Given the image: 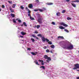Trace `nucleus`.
<instances>
[{"label": "nucleus", "instance_id": "21", "mask_svg": "<svg viewBox=\"0 0 79 79\" xmlns=\"http://www.w3.org/2000/svg\"><path fill=\"white\" fill-rule=\"evenodd\" d=\"M56 15H57V16H60V13L57 12V13H56Z\"/></svg>", "mask_w": 79, "mask_h": 79}, {"label": "nucleus", "instance_id": "19", "mask_svg": "<svg viewBox=\"0 0 79 79\" xmlns=\"http://www.w3.org/2000/svg\"><path fill=\"white\" fill-rule=\"evenodd\" d=\"M58 39H64V37H63V36H59L58 37Z\"/></svg>", "mask_w": 79, "mask_h": 79}, {"label": "nucleus", "instance_id": "10", "mask_svg": "<svg viewBox=\"0 0 79 79\" xmlns=\"http://www.w3.org/2000/svg\"><path fill=\"white\" fill-rule=\"evenodd\" d=\"M59 28L60 29H65V27L62 26H59Z\"/></svg>", "mask_w": 79, "mask_h": 79}, {"label": "nucleus", "instance_id": "39", "mask_svg": "<svg viewBox=\"0 0 79 79\" xmlns=\"http://www.w3.org/2000/svg\"><path fill=\"white\" fill-rule=\"evenodd\" d=\"M31 40H32V42H34V41H35V40H34V39L33 38H31Z\"/></svg>", "mask_w": 79, "mask_h": 79}, {"label": "nucleus", "instance_id": "63", "mask_svg": "<svg viewBox=\"0 0 79 79\" xmlns=\"http://www.w3.org/2000/svg\"><path fill=\"white\" fill-rule=\"evenodd\" d=\"M18 32H19V31H18Z\"/></svg>", "mask_w": 79, "mask_h": 79}, {"label": "nucleus", "instance_id": "13", "mask_svg": "<svg viewBox=\"0 0 79 79\" xmlns=\"http://www.w3.org/2000/svg\"><path fill=\"white\" fill-rule=\"evenodd\" d=\"M77 2V3H79V0H75V1H72V2Z\"/></svg>", "mask_w": 79, "mask_h": 79}, {"label": "nucleus", "instance_id": "56", "mask_svg": "<svg viewBox=\"0 0 79 79\" xmlns=\"http://www.w3.org/2000/svg\"><path fill=\"white\" fill-rule=\"evenodd\" d=\"M77 79H79V77H77Z\"/></svg>", "mask_w": 79, "mask_h": 79}, {"label": "nucleus", "instance_id": "44", "mask_svg": "<svg viewBox=\"0 0 79 79\" xmlns=\"http://www.w3.org/2000/svg\"><path fill=\"white\" fill-rule=\"evenodd\" d=\"M31 54H32L33 55H35V53H34L33 52H31Z\"/></svg>", "mask_w": 79, "mask_h": 79}, {"label": "nucleus", "instance_id": "7", "mask_svg": "<svg viewBox=\"0 0 79 79\" xmlns=\"http://www.w3.org/2000/svg\"><path fill=\"white\" fill-rule=\"evenodd\" d=\"M46 4V5H53V3L52 2H48Z\"/></svg>", "mask_w": 79, "mask_h": 79}, {"label": "nucleus", "instance_id": "29", "mask_svg": "<svg viewBox=\"0 0 79 79\" xmlns=\"http://www.w3.org/2000/svg\"><path fill=\"white\" fill-rule=\"evenodd\" d=\"M44 58H45V59H47V58H48V56L46 55H45L44 56Z\"/></svg>", "mask_w": 79, "mask_h": 79}, {"label": "nucleus", "instance_id": "53", "mask_svg": "<svg viewBox=\"0 0 79 79\" xmlns=\"http://www.w3.org/2000/svg\"><path fill=\"white\" fill-rule=\"evenodd\" d=\"M26 10H28V8H27V7H26Z\"/></svg>", "mask_w": 79, "mask_h": 79}, {"label": "nucleus", "instance_id": "61", "mask_svg": "<svg viewBox=\"0 0 79 79\" xmlns=\"http://www.w3.org/2000/svg\"><path fill=\"white\" fill-rule=\"evenodd\" d=\"M79 69V67H78V69Z\"/></svg>", "mask_w": 79, "mask_h": 79}, {"label": "nucleus", "instance_id": "9", "mask_svg": "<svg viewBox=\"0 0 79 79\" xmlns=\"http://www.w3.org/2000/svg\"><path fill=\"white\" fill-rule=\"evenodd\" d=\"M41 39L42 40L43 42H45L46 39L45 38V37L44 36L42 37Z\"/></svg>", "mask_w": 79, "mask_h": 79}, {"label": "nucleus", "instance_id": "31", "mask_svg": "<svg viewBox=\"0 0 79 79\" xmlns=\"http://www.w3.org/2000/svg\"><path fill=\"white\" fill-rule=\"evenodd\" d=\"M51 47L52 48H55V46L53 45H52L51 46Z\"/></svg>", "mask_w": 79, "mask_h": 79}, {"label": "nucleus", "instance_id": "20", "mask_svg": "<svg viewBox=\"0 0 79 79\" xmlns=\"http://www.w3.org/2000/svg\"><path fill=\"white\" fill-rule=\"evenodd\" d=\"M38 36V37H42V35H43L41 34H39L38 35H37Z\"/></svg>", "mask_w": 79, "mask_h": 79}, {"label": "nucleus", "instance_id": "47", "mask_svg": "<svg viewBox=\"0 0 79 79\" xmlns=\"http://www.w3.org/2000/svg\"><path fill=\"white\" fill-rule=\"evenodd\" d=\"M27 11H28V13H31V11L29 10V9H28Z\"/></svg>", "mask_w": 79, "mask_h": 79}, {"label": "nucleus", "instance_id": "38", "mask_svg": "<svg viewBox=\"0 0 79 79\" xmlns=\"http://www.w3.org/2000/svg\"><path fill=\"white\" fill-rule=\"evenodd\" d=\"M53 25H55V24H56V23H55L54 22H52L51 23Z\"/></svg>", "mask_w": 79, "mask_h": 79}, {"label": "nucleus", "instance_id": "59", "mask_svg": "<svg viewBox=\"0 0 79 79\" xmlns=\"http://www.w3.org/2000/svg\"><path fill=\"white\" fill-rule=\"evenodd\" d=\"M22 40V41H24V40Z\"/></svg>", "mask_w": 79, "mask_h": 79}, {"label": "nucleus", "instance_id": "49", "mask_svg": "<svg viewBox=\"0 0 79 79\" xmlns=\"http://www.w3.org/2000/svg\"><path fill=\"white\" fill-rule=\"evenodd\" d=\"M43 48L44 49H46V48H47V47L46 46H44V47H43Z\"/></svg>", "mask_w": 79, "mask_h": 79}, {"label": "nucleus", "instance_id": "62", "mask_svg": "<svg viewBox=\"0 0 79 79\" xmlns=\"http://www.w3.org/2000/svg\"><path fill=\"white\" fill-rule=\"evenodd\" d=\"M18 29H19V28H18Z\"/></svg>", "mask_w": 79, "mask_h": 79}, {"label": "nucleus", "instance_id": "54", "mask_svg": "<svg viewBox=\"0 0 79 79\" xmlns=\"http://www.w3.org/2000/svg\"><path fill=\"white\" fill-rule=\"evenodd\" d=\"M21 26H22V27H23V24L21 25Z\"/></svg>", "mask_w": 79, "mask_h": 79}, {"label": "nucleus", "instance_id": "24", "mask_svg": "<svg viewBox=\"0 0 79 79\" xmlns=\"http://www.w3.org/2000/svg\"><path fill=\"white\" fill-rule=\"evenodd\" d=\"M36 27L37 29H39V27H40V25H37V26H35V27Z\"/></svg>", "mask_w": 79, "mask_h": 79}, {"label": "nucleus", "instance_id": "37", "mask_svg": "<svg viewBox=\"0 0 79 79\" xmlns=\"http://www.w3.org/2000/svg\"><path fill=\"white\" fill-rule=\"evenodd\" d=\"M48 44L50 45H52V42L51 41H49L48 42Z\"/></svg>", "mask_w": 79, "mask_h": 79}, {"label": "nucleus", "instance_id": "5", "mask_svg": "<svg viewBox=\"0 0 79 79\" xmlns=\"http://www.w3.org/2000/svg\"><path fill=\"white\" fill-rule=\"evenodd\" d=\"M38 61L40 62L42 65H44V62L42 60H39Z\"/></svg>", "mask_w": 79, "mask_h": 79}, {"label": "nucleus", "instance_id": "48", "mask_svg": "<svg viewBox=\"0 0 79 79\" xmlns=\"http://www.w3.org/2000/svg\"><path fill=\"white\" fill-rule=\"evenodd\" d=\"M27 50L30 51V50H31V49L30 48H28L27 49Z\"/></svg>", "mask_w": 79, "mask_h": 79}, {"label": "nucleus", "instance_id": "58", "mask_svg": "<svg viewBox=\"0 0 79 79\" xmlns=\"http://www.w3.org/2000/svg\"><path fill=\"white\" fill-rule=\"evenodd\" d=\"M50 52H51V53H52V51H51Z\"/></svg>", "mask_w": 79, "mask_h": 79}, {"label": "nucleus", "instance_id": "43", "mask_svg": "<svg viewBox=\"0 0 79 79\" xmlns=\"http://www.w3.org/2000/svg\"><path fill=\"white\" fill-rule=\"evenodd\" d=\"M35 34H38L39 33L37 31H35L34 32Z\"/></svg>", "mask_w": 79, "mask_h": 79}, {"label": "nucleus", "instance_id": "57", "mask_svg": "<svg viewBox=\"0 0 79 79\" xmlns=\"http://www.w3.org/2000/svg\"><path fill=\"white\" fill-rule=\"evenodd\" d=\"M2 11V9L0 8V11Z\"/></svg>", "mask_w": 79, "mask_h": 79}, {"label": "nucleus", "instance_id": "6", "mask_svg": "<svg viewBox=\"0 0 79 79\" xmlns=\"http://www.w3.org/2000/svg\"><path fill=\"white\" fill-rule=\"evenodd\" d=\"M47 60H46V62L47 63H49L50 62L49 61H51V58L50 57H48V58H47Z\"/></svg>", "mask_w": 79, "mask_h": 79}, {"label": "nucleus", "instance_id": "32", "mask_svg": "<svg viewBox=\"0 0 79 79\" xmlns=\"http://www.w3.org/2000/svg\"><path fill=\"white\" fill-rule=\"evenodd\" d=\"M10 10L12 13L14 12V11L11 8H10Z\"/></svg>", "mask_w": 79, "mask_h": 79}, {"label": "nucleus", "instance_id": "4", "mask_svg": "<svg viewBox=\"0 0 79 79\" xmlns=\"http://www.w3.org/2000/svg\"><path fill=\"white\" fill-rule=\"evenodd\" d=\"M60 25H61V26H63L64 27H68V25L65 24V23L63 22H61V23H60Z\"/></svg>", "mask_w": 79, "mask_h": 79}, {"label": "nucleus", "instance_id": "51", "mask_svg": "<svg viewBox=\"0 0 79 79\" xmlns=\"http://www.w3.org/2000/svg\"><path fill=\"white\" fill-rule=\"evenodd\" d=\"M19 37H21L22 38H23V37H24L23 36H22L21 35H20Z\"/></svg>", "mask_w": 79, "mask_h": 79}, {"label": "nucleus", "instance_id": "26", "mask_svg": "<svg viewBox=\"0 0 79 79\" xmlns=\"http://www.w3.org/2000/svg\"><path fill=\"white\" fill-rule=\"evenodd\" d=\"M32 37H35V38H36V39H39V38H38L37 37L35 36V35H32Z\"/></svg>", "mask_w": 79, "mask_h": 79}, {"label": "nucleus", "instance_id": "17", "mask_svg": "<svg viewBox=\"0 0 79 79\" xmlns=\"http://www.w3.org/2000/svg\"><path fill=\"white\" fill-rule=\"evenodd\" d=\"M35 63L36 64H37V65H40V64H39L38 63V61H37V60H35Z\"/></svg>", "mask_w": 79, "mask_h": 79}, {"label": "nucleus", "instance_id": "50", "mask_svg": "<svg viewBox=\"0 0 79 79\" xmlns=\"http://www.w3.org/2000/svg\"><path fill=\"white\" fill-rule=\"evenodd\" d=\"M2 8H5V6L2 5Z\"/></svg>", "mask_w": 79, "mask_h": 79}, {"label": "nucleus", "instance_id": "35", "mask_svg": "<svg viewBox=\"0 0 79 79\" xmlns=\"http://www.w3.org/2000/svg\"><path fill=\"white\" fill-rule=\"evenodd\" d=\"M67 20H71V18L70 17H67Z\"/></svg>", "mask_w": 79, "mask_h": 79}, {"label": "nucleus", "instance_id": "52", "mask_svg": "<svg viewBox=\"0 0 79 79\" xmlns=\"http://www.w3.org/2000/svg\"><path fill=\"white\" fill-rule=\"evenodd\" d=\"M28 16H30V17H31V15L30 14H28Z\"/></svg>", "mask_w": 79, "mask_h": 79}, {"label": "nucleus", "instance_id": "27", "mask_svg": "<svg viewBox=\"0 0 79 79\" xmlns=\"http://www.w3.org/2000/svg\"><path fill=\"white\" fill-rule=\"evenodd\" d=\"M11 16L12 18H15V14H11Z\"/></svg>", "mask_w": 79, "mask_h": 79}, {"label": "nucleus", "instance_id": "8", "mask_svg": "<svg viewBox=\"0 0 79 79\" xmlns=\"http://www.w3.org/2000/svg\"><path fill=\"white\" fill-rule=\"evenodd\" d=\"M29 7L30 8H32V7H33V5L32 4H29Z\"/></svg>", "mask_w": 79, "mask_h": 79}, {"label": "nucleus", "instance_id": "55", "mask_svg": "<svg viewBox=\"0 0 79 79\" xmlns=\"http://www.w3.org/2000/svg\"><path fill=\"white\" fill-rule=\"evenodd\" d=\"M76 71H79V69H77Z\"/></svg>", "mask_w": 79, "mask_h": 79}, {"label": "nucleus", "instance_id": "45", "mask_svg": "<svg viewBox=\"0 0 79 79\" xmlns=\"http://www.w3.org/2000/svg\"><path fill=\"white\" fill-rule=\"evenodd\" d=\"M46 52H47V53H48L50 52V51H49V50L48 49H47L46 50Z\"/></svg>", "mask_w": 79, "mask_h": 79}, {"label": "nucleus", "instance_id": "23", "mask_svg": "<svg viewBox=\"0 0 79 79\" xmlns=\"http://www.w3.org/2000/svg\"><path fill=\"white\" fill-rule=\"evenodd\" d=\"M30 18L31 20H35V19L34 18H32V17H30Z\"/></svg>", "mask_w": 79, "mask_h": 79}, {"label": "nucleus", "instance_id": "22", "mask_svg": "<svg viewBox=\"0 0 79 79\" xmlns=\"http://www.w3.org/2000/svg\"><path fill=\"white\" fill-rule=\"evenodd\" d=\"M23 24L24 26H25V27H27V24H26V22H23Z\"/></svg>", "mask_w": 79, "mask_h": 79}, {"label": "nucleus", "instance_id": "25", "mask_svg": "<svg viewBox=\"0 0 79 79\" xmlns=\"http://www.w3.org/2000/svg\"><path fill=\"white\" fill-rule=\"evenodd\" d=\"M38 10L40 12H43V10L42 9H38Z\"/></svg>", "mask_w": 79, "mask_h": 79}, {"label": "nucleus", "instance_id": "36", "mask_svg": "<svg viewBox=\"0 0 79 79\" xmlns=\"http://www.w3.org/2000/svg\"><path fill=\"white\" fill-rule=\"evenodd\" d=\"M65 12H66V10H62L61 13H65Z\"/></svg>", "mask_w": 79, "mask_h": 79}, {"label": "nucleus", "instance_id": "42", "mask_svg": "<svg viewBox=\"0 0 79 79\" xmlns=\"http://www.w3.org/2000/svg\"><path fill=\"white\" fill-rule=\"evenodd\" d=\"M38 9H35L34 10V11H38V10H39Z\"/></svg>", "mask_w": 79, "mask_h": 79}, {"label": "nucleus", "instance_id": "14", "mask_svg": "<svg viewBox=\"0 0 79 79\" xmlns=\"http://www.w3.org/2000/svg\"><path fill=\"white\" fill-rule=\"evenodd\" d=\"M16 19H13V21L14 23H16Z\"/></svg>", "mask_w": 79, "mask_h": 79}, {"label": "nucleus", "instance_id": "46", "mask_svg": "<svg viewBox=\"0 0 79 79\" xmlns=\"http://www.w3.org/2000/svg\"><path fill=\"white\" fill-rule=\"evenodd\" d=\"M45 40H46V41L47 42H48V41H49V40L47 38H46Z\"/></svg>", "mask_w": 79, "mask_h": 79}, {"label": "nucleus", "instance_id": "34", "mask_svg": "<svg viewBox=\"0 0 79 79\" xmlns=\"http://www.w3.org/2000/svg\"><path fill=\"white\" fill-rule=\"evenodd\" d=\"M20 8H21V9H22V10H24V7H23V6H21Z\"/></svg>", "mask_w": 79, "mask_h": 79}, {"label": "nucleus", "instance_id": "64", "mask_svg": "<svg viewBox=\"0 0 79 79\" xmlns=\"http://www.w3.org/2000/svg\"><path fill=\"white\" fill-rule=\"evenodd\" d=\"M41 3H42V2H41Z\"/></svg>", "mask_w": 79, "mask_h": 79}, {"label": "nucleus", "instance_id": "40", "mask_svg": "<svg viewBox=\"0 0 79 79\" xmlns=\"http://www.w3.org/2000/svg\"><path fill=\"white\" fill-rule=\"evenodd\" d=\"M36 2H37V3H40L39 2V0H36Z\"/></svg>", "mask_w": 79, "mask_h": 79}, {"label": "nucleus", "instance_id": "15", "mask_svg": "<svg viewBox=\"0 0 79 79\" xmlns=\"http://www.w3.org/2000/svg\"><path fill=\"white\" fill-rule=\"evenodd\" d=\"M21 34H22L23 35H26V33L22 31L21 32Z\"/></svg>", "mask_w": 79, "mask_h": 79}, {"label": "nucleus", "instance_id": "16", "mask_svg": "<svg viewBox=\"0 0 79 79\" xmlns=\"http://www.w3.org/2000/svg\"><path fill=\"white\" fill-rule=\"evenodd\" d=\"M71 4L73 7H74V8H76V4L74 3H71Z\"/></svg>", "mask_w": 79, "mask_h": 79}, {"label": "nucleus", "instance_id": "2", "mask_svg": "<svg viewBox=\"0 0 79 79\" xmlns=\"http://www.w3.org/2000/svg\"><path fill=\"white\" fill-rule=\"evenodd\" d=\"M43 19H41V18H38L36 19V20L40 24H42V20Z\"/></svg>", "mask_w": 79, "mask_h": 79}, {"label": "nucleus", "instance_id": "60", "mask_svg": "<svg viewBox=\"0 0 79 79\" xmlns=\"http://www.w3.org/2000/svg\"><path fill=\"white\" fill-rule=\"evenodd\" d=\"M48 77H50V75H49V76H48Z\"/></svg>", "mask_w": 79, "mask_h": 79}, {"label": "nucleus", "instance_id": "30", "mask_svg": "<svg viewBox=\"0 0 79 79\" xmlns=\"http://www.w3.org/2000/svg\"><path fill=\"white\" fill-rule=\"evenodd\" d=\"M42 9L43 10V11H45V10H46V8L45 7H43Z\"/></svg>", "mask_w": 79, "mask_h": 79}, {"label": "nucleus", "instance_id": "28", "mask_svg": "<svg viewBox=\"0 0 79 79\" xmlns=\"http://www.w3.org/2000/svg\"><path fill=\"white\" fill-rule=\"evenodd\" d=\"M15 6H16V4H13L12 6V8H15Z\"/></svg>", "mask_w": 79, "mask_h": 79}, {"label": "nucleus", "instance_id": "3", "mask_svg": "<svg viewBox=\"0 0 79 79\" xmlns=\"http://www.w3.org/2000/svg\"><path fill=\"white\" fill-rule=\"evenodd\" d=\"M79 64H75V67L73 69H79Z\"/></svg>", "mask_w": 79, "mask_h": 79}, {"label": "nucleus", "instance_id": "33", "mask_svg": "<svg viewBox=\"0 0 79 79\" xmlns=\"http://www.w3.org/2000/svg\"><path fill=\"white\" fill-rule=\"evenodd\" d=\"M64 31L65 32H67V33L69 32V31H68V30H67L66 29H64Z\"/></svg>", "mask_w": 79, "mask_h": 79}, {"label": "nucleus", "instance_id": "18", "mask_svg": "<svg viewBox=\"0 0 79 79\" xmlns=\"http://www.w3.org/2000/svg\"><path fill=\"white\" fill-rule=\"evenodd\" d=\"M36 16L37 18H40V14H37Z\"/></svg>", "mask_w": 79, "mask_h": 79}, {"label": "nucleus", "instance_id": "11", "mask_svg": "<svg viewBox=\"0 0 79 79\" xmlns=\"http://www.w3.org/2000/svg\"><path fill=\"white\" fill-rule=\"evenodd\" d=\"M45 67L44 66H41V67H40V68H41V69H44V70H45Z\"/></svg>", "mask_w": 79, "mask_h": 79}, {"label": "nucleus", "instance_id": "12", "mask_svg": "<svg viewBox=\"0 0 79 79\" xmlns=\"http://www.w3.org/2000/svg\"><path fill=\"white\" fill-rule=\"evenodd\" d=\"M16 21H18V22L20 23H21L22 22L21 20H19V19L18 18L16 19Z\"/></svg>", "mask_w": 79, "mask_h": 79}, {"label": "nucleus", "instance_id": "41", "mask_svg": "<svg viewBox=\"0 0 79 79\" xmlns=\"http://www.w3.org/2000/svg\"><path fill=\"white\" fill-rule=\"evenodd\" d=\"M8 3H11V4H12V2L11 1H8Z\"/></svg>", "mask_w": 79, "mask_h": 79}, {"label": "nucleus", "instance_id": "1", "mask_svg": "<svg viewBox=\"0 0 79 79\" xmlns=\"http://www.w3.org/2000/svg\"><path fill=\"white\" fill-rule=\"evenodd\" d=\"M62 47L64 49H68L69 50H73L74 48L73 45L71 44L68 45H63Z\"/></svg>", "mask_w": 79, "mask_h": 79}]
</instances>
